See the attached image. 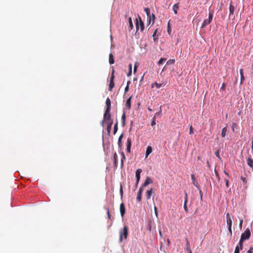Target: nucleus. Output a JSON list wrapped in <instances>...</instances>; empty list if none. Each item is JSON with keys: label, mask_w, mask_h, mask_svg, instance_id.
<instances>
[{"label": "nucleus", "mask_w": 253, "mask_h": 253, "mask_svg": "<svg viewBox=\"0 0 253 253\" xmlns=\"http://www.w3.org/2000/svg\"><path fill=\"white\" fill-rule=\"evenodd\" d=\"M153 189L151 188L150 190H148L146 192V198L147 199H150L152 194Z\"/></svg>", "instance_id": "obj_23"}, {"label": "nucleus", "mask_w": 253, "mask_h": 253, "mask_svg": "<svg viewBox=\"0 0 253 253\" xmlns=\"http://www.w3.org/2000/svg\"><path fill=\"white\" fill-rule=\"evenodd\" d=\"M191 179L192 180V183L193 185L195 186L200 190V193H201V190L200 189V184L198 183V181L196 180L194 174H191Z\"/></svg>", "instance_id": "obj_9"}, {"label": "nucleus", "mask_w": 253, "mask_h": 253, "mask_svg": "<svg viewBox=\"0 0 253 253\" xmlns=\"http://www.w3.org/2000/svg\"><path fill=\"white\" fill-rule=\"evenodd\" d=\"M123 136H124V134L122 133L120 135V136H119V139H118V146L120 147H121L122 145V139Z\"/></svg>", "instance_id": "obj_26"}, {"label": "nucleus", "mask_w": 253, "mask_h": 253, "mask_svg": "<svg viewBox=\"0 0 253 253\" xmlns=\"http://www.w3.org/2000/svg\"><path fill=\"white\" fill-rule=\"evenodd\" d=\"M142 170L141 169H138L136 170L135 172V176L136 178L137 185L138 184L139 181L140 179V173H141Z\"/></svg>", "instance_id": "obj_10"}, {"label": "nucleus", "mask_w": 253, "mask_h": 253, "mask_svg": "<svg viewBox=\"0 0 253 253\" xmlns=\"http://www.w3.org/2000/svg\"><path fill=\"white\" fill-rule=\"evenodd\" d=\"M244 241H242L241 239L240 240V241L238 243V245L236 247H239V249L242 250L243 248V243Z\"/></svg>", "instance_id": "obj_27"}, {"label": "nucleus", "mask_w": 253, "mask_h": 253, "mask_svg": "<svg viewBox=\"0 0 253 253\" xmlns=\"http://www.w3.org/2000/svg\"><path fill=\"white\" fill-rule=\"evenodd\" d=\"M120 211L121 216L123 217L126 212L125 206L123 203H122L120 206Z\"/></svg>", "instance_id": "obj_11"}, {"label": "nucleus", "mask_w": 253, "mask_h": 253, "mask_svg": "<svg viewBox=\"0 0 253 253\" xmlns=\"http://www.w3.org/2000/svg\"><path fill=\"white\" fill-rule=\"evenodd\" d=\"M128 23L129 27L131 29H132L133 28V23L131 17H129L128 18Z\"/></svg>", "instance_id": "obj_31"}, {"label": "nucleus", "mask_w": 253, "mask_h": 253, "mask_svg": "<svg viewBox=\"0 0 253 253\" xmlns=\"http://www.w3.org/2000/svg\"><path fill=\"white\" fill-rule=\"evenodd\" d=\"M207 165H208V167L210 168V165L209 161H207Z\"/></svg>", "instance_id": "obj_63"}, {"label": "nucleus", "mask_w": 253, "mask_h": 253, "mask_svg": "<svg viewBox=\"0 0 253 253\" xmlns=\"http://www.w3.org/2000/svg\"><path fill=\"white\" fill-rule=\"evenodd\" d=\"M120 194L121 195V196H123V187H122V186H121V188H120Z\"/></svg>", "instance_id": "obj_56"}, {"label": "nucleus", "mask_w": 253, "mask_h": 253, "mask_svg": "<svg viewBox=\"0 0 253 253\" xmlns=\"http://www.w3.org/2000/svg\"><path fill=\"white\" fill-rule=\"evenodd\" d=\"M151 126H153L156 125V119L155 117H153L151 123Z\"/></svg>", "instance_id": "obj_39"}, {"label": "nucleus", "mask_w": 253, "mask_h": 253, "mask_svg": "<svg viewBox=\"0 0 253 253\" xmlns=\"http://www.w3.org/2000/svg\"><path fill=\"white\" fill-rule=\"evenodd\" d=\"M226 222H227V225L228 226V227H232V218L231 217V216H230L229 213L227 212L226 214Z\"/></svg>", "instance_id": "obj_8"}, {"label": "nucleus", "mask_w": 253, "mask_h": 253, "mask_svg": "<svg viewBox=\"0 0 253 253\" xmlns=\"http://www.w3.org/2000/svg\"><path fill=\"white\" fill-rule=\"evenodd\" d=\"M250 236L251 231L250 229L248 228L246 229L245 231L242 234L240 239H241L242 241H245L249 239Z\"/></svg>", "instance_id": "obj_3"}, {"label": "nucleus", "mask_w": 253, "mask_h": 253, "mask_svg": "<svg viewBox=\"0 0 253 253\" xmlns=\"http://www.w3.org/2000/svg\"><path fill=\"white\" fill-rule=\"evenodd\" d=\"M253 253V247H252L249 250L247 251V253Z\"/></svg>", "instance_id": "obj_53"}, {"label": "nucleus", "mask_w": 253, "mask_h": 253, "mask_svg": "<svg viewBox=\"0 0 253 253\" xmlns=\"http://www.w3.org/2000/svg\"><path fill=\"white\" fill-rule=\"evenodd\" d=\"M109 62L110 64H113L114 63V57L112 53L109 54Z\"/></svg>", "instance_id": "obj_25"}, {"label": "nucleus", "mask_w": 253, "mask_h": 253, "mask_svg": "<svg viewBox=\"0 0 253 253\" xmlns=\"http://www.w3.org/2000/svg\"><path fill=\"white\" fill-rule=\"evenodd\" d=\"M236 8V6H234L230 3L229 5V17H230L231 15H233L234 13V11Z\"/></svg>", "instance_id": "obj_12"}, {"label": "nucleus", "mask_w": 253, "mask_h": 253, "mask_svg": "<svg viewBox=\"0 0 253 253\" xmlns=\"http://www.w3.org/2000/svg\"><path fill=\"white\" fill-rule=\"evenodd\" d=\"M215 173L216 176L218 178V179H219V176L218 175V173L215 170Z\"/></svg>", "instance_id": "obj_57"}, {"label": "nucleus", "mask_w": 253, "mask_h": 253, "mask_svg": "<svg viewBox=\"0 0 253 253\" xmlns=\"http://www.w3.org/2000/svg\"><path fill=\"white\" fill-rule=\"evenodd\" d=\"M131 72H132V71H130V70H129V72H128V74H127V76H130V75H131Z\"/></svg>", "instance_id": "obj_59"}, {"label": "nucleus", "mask_w": 253, "mask_h": 253, "mask_svg": "<svg viewBox=\"0 0 253 253\" xmlns=\"http://www.w3.org/2000/svg\"><path fill=\"white\" fill-rule=\"evenodd\" d=\"M149 19H148V23L150 24L151 23H152V24L153 25L155 21V15L154 14H152V15L151 16H149Z\"/></svg>", "instance_id": "obj_17"}, {"label": "nucleus", "mask_w": 253, "mask_h": 253, "mask_svg": "<svg viewBox=\"0 0 253 253\" xmlns=\"http://www.w3.org/2000/svg\"><path fill=\"white\" fill-rule=\"evenodd\" d=\"M106 109L104 114H110L111 102L109 97H108L106 100Z\"/></svg>", "instance_id": "obj_7"}, {"label": "nucleus", "mask_w": 253, "mask_h": 253, "mask_svg": "<svg viewBox=\"0 0 253 253\" xmlns=\"http://www.w3.org/2000/svg\"><path fill=\"white\" fill-rule=\"evenodd\" d=\"M104 122H105L104 120H103V121L101 122V125H102V126H103Z\"/></svg>", "instance_id": "obj_62"}, {"label": "nucleus", "mask_w": 253, "mask_h": 253, "mask_svg": "<svg viewBox=\"0 0 253 253\" xmlns=\"http://www.w3.org/2000/svg\"><path fill=\"white\" fill-rule=\"evenodd\" d=\"M128 67H129V70L132 71V65H131V64H130L129 65Z\"/></svg>", "instance_id": "obj_58"}, {"label": "nucleus", "mask_w": 253, "mask_h": 253, "mask_svg": "<svg viewBox=\"0 0 253 253\" xmlns=\"http://www.w3.org/2000/svg\"><path fill=\"white\" fill-rule=\"evenodd\" d=\"M114 78H115L114 70V69H113L112 72L111 77L110 79V83H109V90L110 91H112L113 88L115 86V84H114Z\"/></svg>", "instance_id": "obj_6"}, {"label": "nucleus", "mask_w": 253, "mask_h": 253, "mask_svg": "<svg viewBox=\"0 0 253 253\" xmlns=\"http://www.w3.org/2000/svg\"><path fill=\"white\" fill-rule=\"evenodd\" d=\"M128 228L127 226H125L123 229H121L119 232L120 238L119 241L122 242L123 240V238L126 239L128 235Z\"/></svg>", "instance_id": "obj_2"}, {"label": "nucleus", "mask_w": 253, "mask_h": 253, "mask_svg": "<svg viewBox=\"0 0 253 253\" xmlns=\"http://www.w3.org/2000/svg\"><path fill=\"white\" fill-rule=\"evenodd\" d=\"M158 29L157 28L155 30L154 32V33L153 34V40H154V42H156L157 41L158 39V35H157V33L158 32Z\"/></svg>", "instance_id": "obj_22"}, {"label": "nucleus", "mask_w": 253, "mask_h": 253, "mask_svg": "<svg viewBox=\"0 0 253 253\" xmlns=\"http://www.w3.org/2000/svg\"><path fill=\"white\" fill-rule=\"evenodd\" d=\"M220 89L225 90V83H223L221 87H220Z\"/></svg>", "instance_id": "obj_51"}, {"label": "nucleus", "mask_w": 253, "mask_h": 253, "mask_svg": "<svg viewBox=\"0 0 253 253\" xmlns=\"http://www.w3.org/2000/svg\"><path fill=\"white\" fill-rule=\"evenodd\" d=\"M240 75H241V82H240V84H242V82L243 81L245 80V77L244 76V74H243V69H241L240 70Z\"/></svg>", "instance_id": "obj_24"}, {"label": "nucleus", "mask_w": 253, "mask_h": 253, "mask_svg": "<svg viewBox=\"0 0 253 253\" xmlns=\"http://www.w3.org/2000/svg\"><path fill=\"white\" fill-rule=\"evenodd\" d=\"M224 173L225 175H226L227 176H229V174L225 171V170H224Z\"/></svg>", "instance_id": "obj_61"}, {"label": "nucleus", "mask_w": 253, "mask_h": 253, "mask_svg": "<svg viewBox=\"0 0 253 253\" xmlns=\"http://www.w3.org/2000/svg\"><path fill=\"white\" fill-rule=\"evenodd\" d=\"M104 121L107 124V130L108 134H109L111 129H112V126L113 123V120L111 118V114H104Z\"/></svg>", "instance_id": "obj_1"}, {"label": "nucleus", "mask_w": 253, "mask_h": 253, "mask_svg": "<svg viewBox=\"0 0 253 253\" xmlns=\"http://www.w3.org/2000/svg\"><path fill=\"white\" fill-rule=\"evenodd\" d=\"M162 116L161 112H157L155 113L154 117H155V119H156L157 117H161Z\"/></svg>", "instance_id": "obj_40"}, {"label": "nucleus", "mask_w": 253, "mask_h": 253, "mask_svg": "<svg viewBox=\"0 0 253 253\" xmlns=\"http://www.w3.org/2000/svg\"><path fill=\"white\" fill-rule=\"evenodd\" d=\"M227 134V127H224L222 128L221 131V136L222 137H224Z\"/></svg>", "instance_id": "obj_21"}, {"label": "nucleus", "mask_w": 253, "mask_h": 253, "mask_svg": "<svg viewBox=\"0 0 253 253\" xmlns=\"http://www.w3.org/2000/svg\"><path fill=\"white\" fill-rule=\"evenodd\" d=\"M215 156L218 157L219 159H220V157L219 156V151L217 150L215 152Z\"/></svg>", "instance_id": "obj_48"}, {"label": "nucleus", "mask_w": 253, "mask_h": 253, "mask_svg": "<svg viewBox=\"0 0 253 253\" xmlns=\"http://www.w3.org/2000/svg\"><path fill=\"white\" fill-rule=\"evenodd\" d=\"M152 147L150 146H148L146 151L145 158H147L148 156L152 153Z\"/></svg>", "instance_id": "obj_16"}, {"label": "nucleus", "mask_w": 253, "mask_h": 253, "mask_svg": "<svg viewBox=\"0 0 253 253\" xmlns=\"http://www.w3.org/2000/svg\"><path fill=\"white\" fill-rule=\"evenodd\" d=\"M252 151H253V141H252Z\"/></svg>", "instance_id": "obj_64"}, {"label": "nucleus", "mask_w": 253, "mask_h": 253, "mask_svg": "<svg viewBox=\"0 0 253 253\" xmlns=\"http://www.w3.org/2000/svg\"><path fill=\"white\" fill-rule=\"evenodd\" d=\"M213 18V14L211 12L209 13V18L208 19H205L202 26L201 28H204L209 25L211 22Z\"/></svg>", "instance_id": "obj_4"}, {"label": "nucleus", "mask_w": 253, "mask_h": 253, "mask_svg": "<svg viewBox=\"0 0 253 253\" xmlns=\"http://www.w3.org/2000/svg\"><path fill=\"white\" fill-rule=\"evenodd\" d=\"M240 250L239 247H236L234 253H240Z\"/></svg>", "instance_id": "obj_46"}, {"label": "nucleus", "mask_w": 253, "mask_h": 253, "mask_svg": "<svg viewBox=\"0 0 253 253\" xmlns=\"http://www.w3.org/2000/svg\"><path fill=\"white\" fill-rule=\"evenodd\" d=\"M187 250L189 252V253H192V251L190 249V247H189L188 250Z\"/></svg>", "instance_id": "obj_60"}, {"label": "nucleus", "mask_w": 253, "mask_h": 253, "mask_svg": "<svg viewBox=\"0 0 253 253\" xmlns=\"http://www.w3.org/2000/svg\"><path fill=\"white\" fill-rule=\"evenodd\" d=\"M224 181L225 182L226 187L228 188L229 187V180L227 178H224Z\"/></svg>", "instance_id": "obj_42"}, {"label": "nucleus", "mask_w": 253, "mask_h": 253, "mask_svg": "<svg viewBox=\"0 0 253 253\" xmlns=\"http://www.w3.org/2000/svg\"><path fill=\"white\" fill-rule=\"evenodd\" d=\"M126 113L125 112H124L122 116V124H123V126H125V121H126Z\"/></svg>", "instance_id": "obj_29"}, {"label": "nucleus", "mask_w": 253, "mask_h": 253, "mask_svg": "<svg viewBox=\"0 0 253 253\" xmlns=\"http://www.w3.org/2000/svg\"><path fill=\"white\" fill-rule=\"evenodd\" d=\"M114 164L115 165L117 164V161H118V156L116 153H115L114 154Z\"/></svg>", "instance_id": "obj_34"}, {"label": "nucleus", "mask_w": 253, "mask_h": 253, "mask_svg": "<svg viewBox=\"0 0 253 253\" xmlns=\"http://www.w3.org/2000/svg\"><path fill=\"white\" fill-rule=\"evenodd\" d=\"M186 249H187V250H188L189 247H190L189 243L188 242V240L187 238H186Z\"/></svg>", "instance_id": "obj_47"}, {"label": "nucleus", "mask_w": 253, "mask_h": 253, "mask_svg": "<svg viewBox=\"0 0 253 253\" xmlns=\"http://www.w3.org/2000/svg\"><path fill=\"white\" fill-rule=\"evenodd\" d=\"M132 96L129 97L126 100V106L128 108V109L130 108L131 107V99Z\"/></svg>", "instance_id": "obj_19"}, {"label": "nucleus", "mask_w": 253, "mask_h": 253, "mask_svg": "<svg viewBox=\"0 0 253 253\" xmlns=\"http://www.w3.org/2000/svg\"><path fill=\"white\" fill-rule=\"evenodd\" d=\"M118 130V122H117L114 127V134H115Z\"/></svg>", "instance_id": "obj_37"}, {"label": "nucleus", "mask_w": 253, "mask_h": 253, "mask_svg": "<svg viewBox=\"0 0 253 253\" xmlns=\"http://www.w3.org/2000/svg\"><path fill=\"white\" fill-rule=\"evenodd\" d=\"M144 11L146 12L147 16H149L150 15V10L149 8H144Z\"/></svg>", "instance_id": "obj_32"}, {"label": "nucleus", "mask_w": 253, "mask_h": 253, "mask_svg": "<svg viewBox=\"0 0 253 253\" xmlns=\"http://www.w3.org/2000/svg\"><path fill=\"white\" fill-rule=\"evenodd\" d=\"M141 195H142L141 193H140L138 192L137 195V197H136V200L138 202H141Z\"/></svg>", "instance_id": "obj_35"}, {"label": "nucleus", "mask_w": 253, "mask_h": 253, "mask_svg": "<svg viewBox=\"0 0 253 253\" xmlns=\"http://www.w3.org/2000/svg\"><path fill=\"white\" fill-rule=\"evenodd\" d=\"M237 127H238V126L236 123H233L232 125V131H234L235 129L237 128Z\"/></svg>", "instance_id": "obj_36"}, {"label": "nucleus", "mask_w": 253, "mask_h": 253, "mask_svg": "<svg viewBox=\"0 0 253 253\" xmlns=\"http://www.w3.org/2000/svg\"><path fill=\"white\" fill-rule=\"evenodd\" d=\"M152 183H153L152 179L151 178H150L149 177H147L144 183L142 184V187H145L147 185Z\"/></svg>", "instance_id": "obj_14"}, {"label": "nucleus", "mask_w": 253, "mask_h": 253, "mask_svg": "<svg viewBox=\"0 0 253 253\" xmlns=\"http://www.w3.org/2000/svg\"><path fill=\"white\" fill-rule=\"evenodd\" d=\"M243 223V219H240L239 227H240V229H241L242 227Z\"/></svg>", "instance_id": "obj_49"}, {"label": "nucleus", "mask_w": 253, "mask_h": 253, "mask_svg": "<svg viewBox=\"0 0 253 253\" xmlns=\"http://www.w3.org/2000/svg\"><path fill=\"white\" fill-rule=\"evenodd\" d=\"M188 202V196L186 193H185V197H184V209L185 211L187 212H188V208L187 207V203Z\"/></svg>", "instance_id": "obj_15"}, {"label": "nucleus", "mask_w": 253, "mask_h": 253, "mask_svg": "<svg viewBox=\"0 0 253 253\" xmlns=\"http://www.w3.org/2000/svg\"><path fill=\"white\" fill-rule=\"evenodd\" d=\"M137 66L136 65V63L134 66V69H133L134 73L136 72V71L137 70Z\"/></svg>", "instance_id": "obj_55"}, {"label": "nucleus", "mask_w": 253, "mask_h": 253, "mask_svg": "<svg viewBox=\"0 0 253 253\" xmlns=\"http://www.w3.org/2000/svg\"><path fill=\"white\" fill-rule=\"evenodd\" d=\"M241 179H242V180L243 181L244 184H246L247 183V179L246 178V177H243V176H241Z\"/></svg>", "instance_id": "obj_43"}, {"label": "nucleus", "mask_w": 253, "mask_h": 253, "mask_svg": "<svg viewBox=\"0 0 253 253\" xmlns=\"http://www.w3.org/2000/svg\"><path fill=\"white\" fill-rule=\"evenodd\" d=\"M143 187H142V186L141 187H140L139 191H138V193L142 194L143 190Z\"/></svg>", "instance_id": "obj_54"}, {"label": "nucleus", "mask_w": 253, "mask_h": 253, "mask_svg": "<svg viewBox=\"0 0 253 253\" xmlns=\"http://www.w3.org/2000/svg\"><path fill=\"white\" fill-rule=\"evenodd\" d=\"M189 133L190 134H192L194 133L193 128L192 126H190V128H189Z\"/></svg>", "instance_id": "obj_44"}, {"label": "nucleus", "mask_w": 253, "mask_h": 253, "mask_svg": "<svg viewBox=\"0 0 253 253\" xmlns=\"http://www.w3.org/2000/svg\"><path fill=\"white\" fill-rule=\"evenodd\" d=\"M122 158H121V165L123 167L124 166V160L126 159L125 154L123 152L121 153Z\"/></svg>", "instance_id": "obj_30"}, {"label": "nucleus", "mask_w": 253, "mask_h": 253, "mask_svg": "<svg viewBox=\"0 0 253 253\" xmlns=\"http://www.w3.org/2000/svg\"><path fill=\"white\" fill-rule=\"evenodd\" d=\"M166 60V58H161L159 61H158V65H161L162 64H163V63Z\"/></svg>", "instance_id": "obj_38"}, {"label": "nucleus", "mask_w": 253, "mask_h": 253, "mask_svg": "<svg viewBox=\"0 0 253 253\" xmlns=\"http://www.w3.org/2000/svg\"><path fill=\"white\" fill-rule=\"evenodd\" d=\"M154 211H155V214L156 216L157 217L158 213V211H157V208L156 206L154 207Z\"/></svg>", "instance_id": "obj_50"}, {"label": "nucleus", "mask_w": 253, "mask_h": 253, "mask_svg": "<svg viewBox=\"0 0 253 253\" xmlns=\"http://www.w3.org/2000/svg\"><path fill=\"white\" fill-rule=\"evenodd\" d=\"M228 231L230 233V235L231 236L232 234V227H228Z\"/></svg>", "instance_id": "obj_52"}, {"label": "nucleus", "mask_w": 253, "mask_h": 253, "mask_svg": "<svg viewBox=\"0 0 253 253\" xmlns=\"http://www.w3.org/2000/svg\"><path fill=\"white\" fill-rule=\"evenodd\" d=\"M131 145V139L128 138L126 142V151L127 152H130V148Z\"/></svg>", "instance_id": "obj_13"}, {"label": "nucleus", "mask_w": 253, "mask_h": 253, "mask_svg": "<svg viewBox=\"0 0 253 253\" xmlns=\"http://www.w3.org/2000/svg\"><path fill=\"white\" fill-rule=\"evenodd\" d=\"M247 164L249 166L253 169V160L251 157H249L247 159Z\"/></svg>", "instance_id": "obj_18"}, {"label": "nucleus", "mask_w": 253, "mask_h": 253, "mask_svg": "<svg viewBox=\"0 0 253 253\" xmlns=\"http://www.w3.org/2000/svg\"><path fill=\"white\" fill-rule=\"evenodd\" d=\"M106 210H107V213L108 217L109 219H111V215H110V212H109V209L108 208H106Z\"/></svg>", "instance_id": "obj_45"}, {"label": "nucleus", "mask_w": 253, "mask_h": 253, "mask_svg": "<svg viewBox=\"0 0 253 253\" xmlns=\"http://www.w3.org/2000/svg\"><path fill=\"white\" fill-rule=\"evenodd\" d=\"M138 17H139V21H138V20L137 18H136V23H135L136 28L137 30H138L140 27V31H142L144 29V24L143 22H142V21L141 20L140 17L138 16Z\"/></svg>", "instance_id": "obj_5"}, {"label": "nucleus", "mask_w": 253, "mask_h": 253, "mask_svg": "<svg viewBox=\"0 0 253 253\" xmlns=\"http://www.w3.org/2000/svg\"><path fill=\"white\" fill-rule=\"evenodd\" d=\"M172 9H173L174 14H177V11L179 9L178 3H175V4H174V5L173 6Z\"/></svg>", "instance_id": "obj_20"}, {"label": "nucleus", "mask_w": 253, "mask_h": 253, "mask_svg": "<svg viewBox=\"0 0 253 253\" xmlns=\"http://www.w3.org/2000/svg\"><path fill=\"white\" fill-rule=\"evenodd\" d=\"M162 84H158L157 82L153 83L151 85V87L153 88L154 86H156L157 88H159L162 86Z\"/></svg>", "instance_id": "obj_28"}, {"label": "nucleus", "mask_w": 253, "mask_h": 253, "mask_svg": "<svg viewBox=\"0 0 253 253\" xmlns=\"http://www.w3.org/2000/svg\"><path fill=\"white\" fill-rule=\"evenodd\" d=\"M175 62L174 59H169V61H167V64H173Z\"/></svg>", "instance_id": "obj_41"}, {"label": "nucleus", "mask_w": 253, "mask_h": 253, "mask_svg": "<svg viewBox=\"0 0 253 253\" xmlns=\"http://www.w3.org/2000/svg\"><path fill=\"white\" fill-rule=\"evenodd\" d=\"M130 84V81H128L127 83V85L125 88V92L126 93L128 91L129 89V84Z\"/></svg>", "instance_id": "obj_33"}]
</instances>
